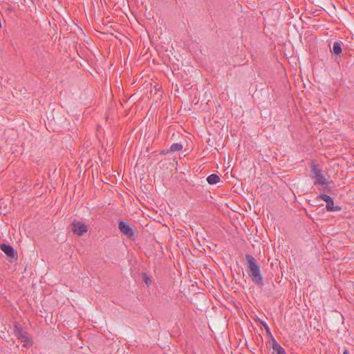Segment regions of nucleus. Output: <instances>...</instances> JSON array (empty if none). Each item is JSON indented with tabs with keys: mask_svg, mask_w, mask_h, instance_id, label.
<instances>
[{
	"mask_svg": "<svg viewBox=\"0 0 354 354\" xmlns=\"http://www.w3.org/2000/svg\"><path fill=\"white\" fill-rule=\"evenodd\" d=\"M248 272L252 281L257 285L262 284V277L260 272L259 266L257 264L254 259L251 256H247Z\"/></svg>",
	"mask_w": 354,
	"mask_h": 354,
	"instance_id": "nucleus-2",
	"label": "nucleus"
},
{
	"mask_svg": "<svg viewBox=\"0 0 354 354\" xmlns=\"http://www.w3.org/2000/svg\"><path fill=\"white\" fill-rule=\"evenodd\" d=\"M207 180L209 184L215 185L219 182L220 178L218 175L214 174L209 176L207 178Z\"/></svg>",
	"mask_w": 354,
	"mask_h": 354,
	"instance_id": "nucleus-8",
	"label": "nucleus"
},
{
	"mask_svg": "<svg viewBox=\"0 0 354 354\" xmlns=\"http://www.w3.org/2000/svg\"><path fill=\"white\" fill-rule=\"evenodd\" d=\"M343 354H348V351L347 350H345Z\"/></svg>",
	"mask_w": 354,
	"mask_h": 354,
	"instance_id": "nucleus-13",
	"label": "nucleus"
},
{
	"mask_svg": "<svg viewBox=\"0 0 354 354\" xmlns=\"http://www.w3.org/2000/svg\"><path fill=\"white\" fill-rule=\"evenodd\" d=\"M119 229L124 234H125L128 237H131L133 235V228L125 222H120Z\"/></svg>",
	"mask_w": 354,
	"mask_h": 354,
	"instance_id": "nucleus-5",
	"label": "nucleus"
},
{
	"mask_svg": "<svg viewBox=\"0 0 354 354\" xmlns=\"http://www.w3.org/2000/svg\"><path fill=\"white\" fill-rule=\"evenodd\" d=\"M183 149V146L178 143H174L170 147V150L171 151H180Z\"/></svg>",
	"mask_w": 354,
	"mask_h": 354,
	"instance_id": "nucleus-11",
	"label": "nucleus"
},
{
	"mask_svg": "<svg viewBox=\"0 0 354 354\" xmlns=\"http://www.w3.org/2000/svg\"><path fill=\"white\" fill-rule=\"evenodd\" d=\"M320 198L326 203V209L328 211H336L339 210V208L333 206V201L331 197L328 195L322 194Z\"/></svg>",
	"mask_w": 354,
	"mask_h": 354,
	"instance_id": "nucleus-6",
	"label": "nucleus"
},
{
	"mask_svg": "<svg viewBox=\"0 0 354 354\" xmlns=\"http://www.w3.org/2000/svg\"><path fill=\"white\" fill-rule=\"evenodd\" d=\"M143 280H144L145 283H146V285H147V286H149L151 283V280L147 275L143 276Z\"/></svg>",
	"mask_w": 354,
	"mask_h": 354,
	"instance_id": "nucleus-12",
	"label": "nucleus"
},
{
	"mask_svg": "<svg viewBox=\"0 0 354 354\" xmlns=\"http://www.w3.org/2000/svg\"><path fill=\"white\" fill-rule=\"evenodd\" d=\"M72 231L78 236H82L87 230V226L82 221H74L72 223Z\"/></svg>",
	"mask_w": 354,
	"mask_h": 354,
	"instance_id": "nucleus-4",
	"label": "nucleus"
},
{
	"mask_svg": "<svg viewBox=\"0 0 354 354\" xmlns=\"http://www.w3.org/2000/svg\"><path fill=\"white\" fill-rule=\"evenodd\" d=\"M310 177L319 189H325L330 180L329 176L326 175L320 167L315 162H312L310 165Z\"/></svg>",
	"mask_w": 354,
	"mask_h": 354,
	"instance_id": "nucleus-1",
	"label": "nucleus"
},
{
	"mask_svg": "<svg viewBox=\"0 0 354 354\" xmlns=\"http://www.w3.org/2000/svg\"><path fill=\"white\" fill-rule=\"evenodd\" d=\"M273 349L277 354H285L284 349L279 344H275Z\"/></svg>",
	"mask_w": 354,
	"mask_h": 354,
	"instance_id": "nucleus-10",
	"label": "nucleus"
},
{
	"mask_svg": "<svg viewBox=\"0 0 354 354\" xmlns=\"http://www.w3.org/2000/svg\"><path fill=\"white\" fill-rule=\"evenodd\" d=\"M333 53L336 55H339L342 53L341 45L339 42L336 41L333 44Z\"/></svg>",
	"mask_w": 354,
	"mask_h": 354,
	"instance_id": "nucleus-9",
	"label": "nucleus"
},
{
	"mask_svg": "<svg viewBox=\"0 0 354 354\" xmlns=\"http://www.w3.org/2000/svg\"><path fill=\"white\" fill-rule=\"evenodd\" d=\"M15 331L18 339H19L21 342H24V346H28L32 344L30 335L26 331L23 330L20 326H17Z\"/></svg>",
	"mask_w": 354,
	"mask_h": 354,
	"instance_id": "nucleus-3",
	"label": "nucleus"
},
{
	"mask_svg": "<svg viewBox=\"0 0 354 354\" xmlns=\"http://www.w3.org/2000/svg\"><path fill=\"white\" fill-rule=\"evenodd\" d=\"M1 250L9 257L15 258V252L12 247L6 245V244H1Z\"/></svg>",
	"mask_w": 354,
	"mask_h": 354,
	"instance_id": "nucleus-7",
	"label": "nucleus"
}]
</instances>
